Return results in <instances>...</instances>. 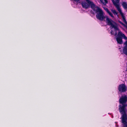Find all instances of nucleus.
Here are the masks:
<instances>
[{
    "instance_id": "obj_1",
    "label": "nucleus",
    "mask_w": 127,
    "mask_h": 127,
    "mask_svg": "<svg viewBox=\"0 0 127 127\" xmlns=\"http://www.w3.org/2000/svg\"><path fill=\"white\" fill-rule=\"evenodd\" d=\"M97 10L95 12L97 13L96 15L97 18L99 20L102 21L106 18V23L110 26L111 29V34L115 35H117V31L118 30L116 23L108 16H105L103 12L101 9L100 8Z\"/></svg>"
},
{
    "instance_id": "obj_2",
    "label": "nucleus",
    "mask_w": 127,
    "mask_h": 127,
    "mask_svg": "<svg viewBox=\"0 0 127 127\" xmlns=\"http://www.w3.org/2000/svg\"><path fill=\"white\" fill-rule=\"evenodd\" d=\"M127 101V96L126 95H122L119 100V103L122 105H120L119 110L122 114V119H127V111L126 108V103Z\"/></svg>"
},
{
    "instance_id": "obj_3",
    "label": "nucleus",
    "mask_w": 127,
    "mask_h": 127,
    "mask_svg": "<svg viewBox=\"0 0 127 127\" xmlns=\"http://www.w3.org/2000/svg\"><path fill=\"white\" fill-rule=\"evenodd\" d=\"M118 37L116 38V40L118 43L121 44L123 43L122 38L127 40V37L121 32L119 31L118 33Z\"/></svg>"
},
{
    "instance_id": "obj_4",
    "label": "nucleus",
    "mask_w": 127,
    "mask_h": 127,
    "mask_svg": "<svg viewBox=\"0 0 127 127\" xmlns=\"http://www.w3.org/2000/svg\"><path fill=\"white\" fill-rule=\"evenodd\" d=\"M112 0L114 5L117 8L118 10L119 11L121 16H122L123 17L124 20L125 21V20L124 18L123 13L122 12V10L120 8L119 6V2L120 1V0H115V1L114 0Z\"/></svg>"
},
{
    "instance_id": "obj_5",
    "label": "nucleus",
    "mask_w": 127,
    "mask_h": 127,
    "mask_svg": "<svg viewBox=\"0 0 127 127\" xmlns=\"http://www.w3.org/2000/svg\"><path fill=\"white\" fill-rule=\"evenodd\" d=\"M127 88L125 85L124 84L120 85L118 87V90L119 92H118L119 94L120 92H125L127 90Z\"/></svg>"
},
{
    "instance_id": "obj_6",
    "label": "nucleus",
    "mask_w": 127,
    "mask_h": 127,
    "mask_svg": "<svg viewBox=\"0 0 127 127\" xmlns=\"http://www.w3.org/2000/svg\"><path fill=\"white\" fill-rule=\"evenodd\" d=\"M89 6L90 5L91 8L95 12H96L98 10L100 9L98 7L96 6L91 1V3H89Z\"/></svg>"
},
{
    "instance_id": "obj_7",
    "label": "nucleus",
    "mask_w": 127,
    "mask_h": 127,
    "mask_svg": "<svg viewBox=\"0 0 127 127\" xmlns=\"http://www.w3.org/2000/svg\"><path fill=\"white\" fill-rule=\"evenodd\" d=\"M83 7L87 9L89 7V4L85 1H83L81 3Z\"/></svg>"
},
{
    "instance_id": "obj_8",
    "label": "nucleus",
    "mask_w": 127,
    "mask_h": 127,
    "mask_svg": "<svg viewBox=\"0 0 127 127\" xmlns=\"http://www.w3.org/2000/svg\"><path fill=\"white\" fill-rule=\"evenodd\" d=\"M124 45L125 46L123 49V53L124 54L127 55V41H126L125 42Z\"/></svg>"
},
{
    "instance_id": "obj_9",
    "label": "nucleus",
    "mask_w": 127,
    "mask_h": 127,
    "mask_svg": "<svg viewBox=\"0 0 127 127\" xmlns=\"http://www.w3.org/2000/svg\"><path fill=\"white\" fill-rule=\"evenodd\" d=\"M123 127H127V120H122Z\"/></svg>"
},
{
    "instance_id": "obj_10",
    "label": "nucleus",
    "mask_w": 127,
    "mask_h": 127,
    "mask_svg": "<svg viewBox=\"0 0 127 127\" xmlns=\"http://www.w3.org/2000/svg\"><path fill=\"white\" fill-rule=\"evenodd\" d=\"M122 5L124 8L126 10H127V3L125 2H122Z\"/></svg>"
},
{
    "instance_id": "obj_11",
    "label": "nucleus",
    "mask_w": 127,
    "mask_h": 127,
    "mask_svg": "<svg viewBox=\"0 0 127 127\" xmlns=\"http://www.w3.org/2000/svg\"><path fill=\"white\" fill-rule=\"evenodd\" d=\"M101 3L104 5H106L108 3V1L107 0H99Z\"/></svg>"
},
{
    "instance_id": "obj_12",
    "label": "nucleus",
    "mask_w": 127,
    "mask_h": 127,
    "mask_svg": "<svg viewBox=\"0 0 127 127\" xmlns=\"http://www.w3.org/2000/svg\"><path fill=\"white\" fill-rule=\"evenodd\" d=\"M111 11L112 13L114 14L115 15H117L118 17V13L114 9H111Z\"/></svg>"
},
{
    "instance_id": "obj_13",
    "label": "nucleus",
    "mask_w": 127,
    "mask_h": 127,
    "mask_svg": "<svg viewBox=\"0 0 127 127\" xmlns=\"http://www.w3.org/2000/svg\"><path fill=\"white\" fill-rule=\"evenodd\" d=\"M111 11L112 13L114 14L115 15H117L118 17V13L114 9H111Z\"/></svg>"
},
{
    "instance_id": "obj_14",
    "label": "nucleus",
    "mask_w": 127,
    "mask_h": 127,
    "mask_svg": "<svg viewBox=\"0 0 127 127\" xmlns=\"http://www.w3.org/2000/svg\"><path fill=\"white\" fill-rule=\"evenodd\" d=\"M123 16H124V19L125 20V21L124 20L123 18V17H122V16H122V17L123 21L125 23V24H126V28L127 29V21H126V19H125V17L124 16V14H123Z\"/></svg>"
},
{
    "instance_id": "obj_15",
    "label": "nucleus",
    "mask_w": 127,
    "mask_h": 127,
    "mask_svg": "<svg viewBox=\"0 0 127 127\" xmlns=\"http://www.w3.org/2000/svg\"><path fill=\"white\" fill-rule=\"evenodd\" d=\"M108 13V14L109 15L111 16V17H112L113 18H114V17L113 16V14L110 11H109Z\"/></svg>"
},
{
    "instance_id": "obj_16",
    "label": "nucleus",
    "mask_w": 127,
    "mask_h": 127,
    "mask_svg": "<svg viewBox=\"0 0 127 127\" xmlns=\"http://www.w3.org/2000/svg\"><path fill=\"white\" fill-rule=\"evenodd\" d=\"M76 2V3H78L80 2V0H71Z\"/></svg>"
},
{
    "instance_id": "obj_17",
    "label": "nucleus",
    "mask_w": 127,
    "mask_h": 127,
    "mask_svg": "<svg viewBox=\"0 0 127 127\" xmlns=\"http://www.w3.org/2000/svg\"><path fill=\"white\" fill-rule=\"evenodd\" d=\"M119 23L120 24H121L122 25L124 26L126 28V24H125V25L123 23H122L120 21H119Z\"/></svg>"
},
{
    "instance_id": "obj_18",
    "label": "nucleus",
    "mask_w": 127,
    "mask_h": 127,
    "mask_svg": "<svg viewBox=\"0 0 127 127\" xmlns=\"http://www.w3.org/2000/svg\"><path fill=\"white\" fill-rule=\"evenodd\" d=\"M104 9L108 13V12L109 11L108 10V9L107 8H104Z\"/></svg>"
},
{
    "instance_id": "obj_19",
    "label": "nucleus",
    "mask_w": 127,
    "mask_h": 127,
    "mask_svg": "<svg viewBox=\"0 0 127 127\" xmlns=\"http://www.w3.org/2000/svg\"><path fill=\"white\" fill-rule=\"evenodd\" d=\"M72 4V6L74 7H75V6H76V4H75V5H73V4Z\"/></svg>"
}]
</instances>
